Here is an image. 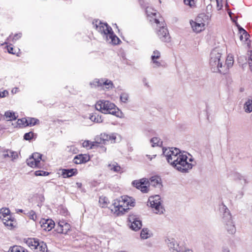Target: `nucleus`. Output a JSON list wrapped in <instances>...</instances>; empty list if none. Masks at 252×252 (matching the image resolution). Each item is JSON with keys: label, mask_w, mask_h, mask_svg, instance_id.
<instances>
[{"label": "nucleus", "mask_w": 252, "mask_h": 252, "mask_svg": "<svg viewBox=\"0 0 252 252\" xmlns=\"http://www.w3.org/2000/svg\"><path fill=\"white\" fill-rule=\"evenodd\" d=\"M162 152L167 162L179 171L186 173L192 168V165L187 161V155L180 149L173 147L163 148Z\"/></svg>", "instance_id": "1"}, {"label": "nucleus", "mask_w": 252, "mask_h": 252, "mask_svg": "<svg viewBox=\"0 0 252 252\" xmlns=\"http://www.w3.org/2000/svg\"><path fill=\"white\" fill-rule=\"evenodd\" d=\"M134 203L132 198L127 196H122L114 201L110 207V209L112 212L117 215H121L127 212L129 209V206H134Z\"/></svg>", "instance_id": "2"}, {"label": "nucleus", "mask_w": 252, "mask_h": 252, "mask_svg": "<svg viewBox=\"0 0 252 252\" xmlns=\"http://www.w3.org/2000/svg\"><path fill=\"white\" fill-rule=\"evenodd\" d=\"M93 24L96 30L103 35V37L109 43L116 45L121 41L120 39L114 34L111 27L106 23H102L100 21H96Z\"/></svg>", "instance_id": "3"}, {"label": "nucleus", "mask_w": 252, "mask_h": 252, "mask_svg": "<svg viewBox=\"0 0 252 252\" xmlns=\"http://www.w3.org/2000/svg\"><path fill=\"white\" fill-rule=\"evenodd\" d=\"M221 210L223 211L222 221L224 229L229 234L234 235L236 233V229L230 211L225 205L222 203Z\"/></svg>", "instance_id": "4"}, {"label": "nucleus", "mask_w": 252, "mask_h": 252, "mask_svg": "<svg viewBox=\"0 0 252 252\" xmlns=\"http://www.w3.org/2000/svg\"><path fill=\"white\" fill-rule=\"evenodd\" d=\"M95 107L104 114H110L117 116L119 112V109L113 103L107 100H99L96 102Z\"/></svg>", "instance_id": "5"}, {"label": "nucleus", "mask_w": 252, "mask_h": 252, "mask_svg": "<svg viewBox=\"0 0 252 252\" xmlns=\"http://www.w3.org/2000/svg\"><path fill=\"white\" fill-rule=\"evenodd\" d=\"M220 48L218 46L213 49L210 54V65L213 72H220Z\"/></svg>", "instance_id": "6"}, {"label": "nucleus", "mask_w": 252, "mask_h": 252, "mask_svg": "<svg viewBox=\"0 0 252 252\" xmlns=\"http://www.w3.org/2000/svg\"><path fill=\"white\" fill-rule=\"evenodd\" d=\"M208 16L204 13L200 14L196 18L195 21H190L191 27L194 31L199 32L205 28V22L208 19Z\"/></svg>", "instance_id": "7"}, {"label": "nucleus", "mask_w": 252, "mask_h": 252, "mask_svg": "<svg viewBox=\"0 0 252 252\" xmlns=\"http://www.w3.org/2000/svg\"><path fill=\"white\" fill-rule=\"evenodd\" d=\"M148 203L153 209L155 213L161 214L163 213L164 209L161 204L160 197L158 195L151 196L149 199Z\"/></svg>", "instance_id": "8"}, {"label": "nucleus", "mask_w": 252, "mask_h": 252, "mask_svg": "<svg viewBox=\"0 0 252 252\" xmlns=\"http://www.w3.org/2000/svg\"><path fill=\"white\" fill-rule=\"evenodd\" d=\"M29 245L36 252H48L46 243L43 241H40L38 239L35 238L30 239Z\"/></svg>", "instance_id": "9"}, {"label": "nucleus", "mask_w": 252, "mask_h": 252, "mask_svg": "<svg viewBox=\"0 0 252 252\" xmlns=\"http://www.w3.org/2000/svg\"><path fill=\"white\" fill-rule=\"evenodd\" d=\"M90 85L94 87H101L103 89H112L113 87V84L110 80L105 79H95L93 82L90 83Z\"/></svg>", "instance_id": "10"}, {"label": "nucleus", "mask_w": 252, "mask_h": 252, "mask_svg": "<svg viewBox=\"0 0 252 252\" xmlns=\"http://www.w3.org/2000/svg\"><path fill=\"white\" fill-rule=\"evenodd\" d=\"M129 227L134 231L139 230L142 227V222L139 218L134 215H129L128 218Z\"/></svg>", "instance_id": "11"}, {"label": "nucleus", "mask_w": 252, "mask_h": 252, "mask_svg": "<svg viewBox=\"0 0 252 252\" xmlns=\"http://www.w3.org/2000/svg\"><path fill=\"white\" fill-rule=\"evenodd\" d=\"M166 242L171 252H183V248L180 247L174 239L168 238Z\"/></svg>", "instance_id": "12"}, {"label": "nucleus", "mask_w": 252, "mask_h": 252, "mask_svg": "<svg viewBox=\"0 0 252 252\" xmlns=\"http://www.w3.org/2000/svg\"><path fill=\"white\" fill-rule=\"evenodd\" d=\"M70 225L64 220H60L56 228L58 233L66 234L70 230Z\"/></svg>", "instance_id": "13"}, {"label": "nucleus", "mask_w": 252, "mask_h": 252, "mask_svg": "<svg viewBox=\"0 0 252 252\" xmlns=\"http://www.w3.org/2000/svg\"><path fill=\"white\" fill-rule=\"evenodd\" d=\"M39 223L43 230L48 231L51 230L55 225L54 221L51 219H42Z\"/></svg>", "instance_id": "14"}, {"label": "nucleus", "mask_w": 252, "mask_h": 252, "mask_svg": "<svg viewBox=\"0 0 252 252\" xmlns=\"http://www.w3.org/2000/svg\"><path fill=\"white\" fill-rule=\"evenodd\" d=\"M158 35L160 39L163 42H168L170 41V37L166 28L163 26L160 28L158 32Z\"/></svg>", "instance_id": "15"}, {"label": "nucleus", "mask_w": 252, "mask_h": 252, "mask_svg": "<svg viewBox=\"0 0 252 252\" xmlns=\"http://www.w3.org/2000/svg\"><path fill=\"white\" fill-rule=\"evenodd\" d=\"M90 160V157L86 154H80L76 156L73 160V163L78 164L87 162Z\"/></svg>", "instance_id": "16"}, {"label": "nucleus", "mask_w": 252, "mask_h": 252, "mask_svg": "<svg viewBox=\"0 0 252 252\" xmlns=\"http://www.w3.org/2000/svg\"><path fill=\"white\" fill-rule=\"evenodd\" d=\"M233 178L234 180L239 181L240 184L243 185L244 186L249 183L247 176L243 175L239 173H235L233 175Z\"/></svg>", "instance_id": "17"}, {"label": "nucleus", "mask_w": 252, "mask_h": 252, "mask_svg": "<svg viewBox=\"0 0 252 252\" xmlns=\"http://www.w3.org/2000/svg\"><path fill=\"white\" fill-rule=\"evenodd\" d=\"M148 185H151V186L160 188L162 187L161 179L158 176L152 177L149 180V184Z\"/></svg>", "instance_id": "18"}, {"label": "nucleus", "mask_w": 252, "mask_h": 252, "mask_svg": "<svg viewBox=\"0 0 252 252\" xmlns=\"http://www.w3.org/2000/svg\"><path fill=\"white\" fill-rule=\"evenodd\" d=\"M77 173L76 169H63L62 170V175L63 178H69L75 175Z\"/></svg>", "instance_id": "19"}, {"label": "nucleus", "mask_w": 252, "mask_h": 252, "mask_svg": "<svg viewBox=\"0 0 252 252\" xmlns=\"http://www.w3.org/2000/svg\"><path fill=\"white\" fill-rule=\"evenodd\" d=\"M148 184L149 180L147 178H142L140 180H135L132 183V185L139 189H140L142 185H148Z\"/></svg>", "instance_id": "20"}, {"label": "nucleus", "mask_w": 252, "mask_h": 252, "mask_svg": "<svg viewBox=\"0 0 252 252\" xmlns=\"http://www.w3.org/2000/svg\"><path fill=\"white\" fill-rule=\"evenodd\" d=\"M234 63V59H233V56L232 55H228L227 56V59L226 60L225 64V65L226 66V71H225V72L223 73L224 74H225L227 73L228 69L231 67ZM225 66H224V67H225Z\"/></svg>", "instance_id": "21"}, {"label": "nucleus", "mask_w": 252, "mask_h": 252, "mask_svg": "<svg viewBox=\"0 0 252 252\" xmlns=\"http://www.w3.org/2000/svg\"><path fill=\"white\" fill-rule=\"evenodd\" d=\"M2 221L6 226L8 227L10 229L13 228L15 221L14 219H11L10 216H7L5 218H2Z\"/></svg>", "instance_id": "22"}, {"label": "nucleus", "mask_w": 252, "mask_h": 252, "mask_svg": "<svg viewBox=\"0 0 252 252\" xmlns=\"http://www.w3.org/2000/svg\"><path fill=\"white\" fill-rule=\"evenodd\" d=\"M110 140V136L109 134L106 133H101L100 135L99 138L97 139V142H98V145L99 144L102 143L104 144H106L107 143L109 142Z\"/></svg>", "instance_id": "23"}, {"label": "nucleus", "mask_w": 252, "mask_h": 252, "mask_svg": "<svg viewBox=\"0 0 252 252\" xmlns=\"http://www.w3.org/2000/svg\"><path fill=\"white\" fill-rule=\"evenodd\" d=\"M3 156L4 158L9 157L12 158V160H14L18 158V155L17 152L12 151L11 150H7L4 152Z\"/></svg>", "instance_id": "24"}, {"label": "nucleus", "mask_w": 252, "mask_h": 252, "mask_svg": "<svg viewBox=\"0 0 252 252\" xmlns=\"http://www.w3.org/2000/svg\"><path fill=\"white\" fill-rule=\"evenodd\" d=\"M236 26L239 30V33L241 34L240 36V39L241 40H243V35H245V40H247L250 37V35L247 32V31L242 28L240 25L236 24Z\"/></svg>", "instance_id": "25"}, {"label": "nucleus", "mask_w": 252, "mask_h": 252, "mask_svg": "<svg viewBox=\"0 0 252 252\" xmlns=\"http://www.w3.org/2000/svg\"><path fill=\"white\" fill-rule=\"evenodd\" d=\"M244 109L245 112L247 113H250L252 112V99L248 98L244 104Z\"/></svg>", "instance_id": "26"}, {"label": "nucleus", "mask_w": 252, "mask_h": 252, "mask_svg": "<svg viewBox=\"0 0 252 252\" xmlns=\"http://www.w3.org/2000/svg\"><path fill=\"white\" fill-rule=\"evenodd\" d=\"M108 168L110 170L118 173L121 170V167L116 162H112L108 165Z\"/></svg>", "instance_id": "27"}, {"label": "nucleus", "mask_w": 252, "mask_h": 252, "mask_svg": "<svg viewBox=\"0 0 252 252\" xmlns=\"http://www.w3.org/2000/svg\"><path fill=\"white\" fill-rule=\"evenodd\" d=\"M82 145L84 147L89 148L90 149H93L94 147L98 146V142L97 140L95 142H91L89 140H85L82 143Z\"/></svg>", "instance_id": "28"}, {"label": "nucleus", "mask_w": 252, "mask_h": 252, "mask_svg": "<svg viewBox=\"0 0 252 252\" xmlns=\"http://www.w3.org/2000/svg\"><path fill=\"white\" fill-rule=\"evenodd\" d=\"M26 126H33L39 124V120L38 119L33 118H28L27 119Z\"/></svg>", "instance_id": "29"}, {"label": "nucleus", "mask_w": 252, "mask_h": 252, "mask_svg": "<svg viewBox=\"0 0 252 252\" xmlns=\"http://www.w3.org/2000/svg\"><path fill=\"white\" fill-rule=\"evenodd\" d=\"M90 119L94 122L100 123L102 122L101 116H99L96 113L92 114L90 116Z\"/></svg>", "instance_id": "30"}, {"label": "nucleus", "mask_w": 252, "mask_h": 252, "mask_svg": "<svg viewBox=\"0 0 252 252\" xmlns=\"http://www.w3.org/2000/svg\"><path fill=\"white\" fill-rule=\"evenodd\" d=\"M151 143H152V147L161 146L162 144V141L157 137H153L151 139Z\"/></svg>", "instance_id": "31"}, {"label": "nucleus", "mask_w": 252, "mask_h": 252, "mask_svg": "<svg viewBox=\"0 0 252 252\" xmlns=\"http://www.w3.org/2000/svg\"><path fill=\"white\" fill-rule=\"evenodd\" d=\"M151 233L147 228H143L140 233V237L142 239H147L151 237Z\"/></svg>", "instance_id": "32"}, {"label": "nucleus", "mask_w": 252, "mask_h": 252, "mask_svg": "<svg viewBox=\"0 0 252 252\" xmlns=\"http://www.w3.org/2000/svg\"><path fill=\"white\" fill-rule=\"evenodd\" d=\"M27 163L29 166L32 167L39 166V163H37L35 159L33 158H31V157L27 159Z\"/></svg>", "instance_id": "33"}, {"label": "nucleus", "mask_w": 252, "mask_h": 252, "mask_svg": "<svg viewBox=\"0 0 252 252\" xmlns=\"http://www.w3.org/2000/svg\"><path fill=\"white\" fill-rule=\"evenodd\" d=\"M24 248L18 246H14L9 248L8 252H23Z\"/></svg>", "instance_id": "34"}, {"label": "nucleus", "mask_w": 252, "mask_h": 252, "mask_svg": "<svg viewBox=\"0 0 252 252\" xmlns=\"http://www.w3.org/2000/svg\"><path fill=\"white\" fill-rule=\"evenodd\" d=\"M5 116L6 118L9 119L8 120H16L17 117H16L15 113L11 111H7L5 113Z\"/></svg>", "instance_id": "35"}, {"label": "nucleus", "mask_w": 252, "mask_h": 252, "mask_svg": "<svg viewBox=\"0 0 252 252\" xmlns=\"http://www.w3.org/2000/svg\"><path fill=\"white\" fill-rule=\"evenodd\" d=\"M129 98V95L127 93H123L120 95V100L122 102L127 103Z\"/></svg>", "instance_id": "36"}, {"label": "nucleus", "mask_w": 252, "mask_h": 252, "mask_svg": "<svg viewBox=\"0 0 252 252\" xmlns=\"http://www.w3.org/2000/svg\"><path fill=\"white\" fill-rule=\"evenodd\" d=\"M42 155L38 153H33L31 156V158H33L37 163H39L41 159Z\"/></svg>", "instance_id": "37"}, {"label": "nucleus", "mask_w": 252, "mask_h": 252, "mask_svg": "<svg viewBox=\"0 0 252 252\" xmlns=\"http://www.w3.org/2000/svg\"><path fill=\"white\" fill-rule=\"evenodd\" d=\"M10 210L8 208H2L0 210V213H1L3 216L2 218H5L7 216H10Z\"/></svg>", "instance_id": "38"}, {"label": "nucleus", "mask_w": 252, "mask_h": 252, "mask_svg": "<svg viewBox=\"0 0 252 252\" xmlns=\"http://www.w3.org/2000/svg\"><path fill=\"white\" fill-rule=\"evenodd\" d=\"M160 57V53L158 50H155L151 56V60L158 59Z\"/></svg>", "instance_id": "39"}, {"label": "nucleus", "mask_w": 252, "mask_h": 252, "mask_svg": "<svg viewBox=\"0 0 252 252\" xmlns=\"http://www.w3.org/2000/svg\"><path fill=\"white\" fill-rule=\"evenodd\" d=\"M49 174V173L48 172L41 170L36 171L34 172V175L36 176H46L48 175Z\"/></svg>", "instance_id": "40"}, {"label": "nucleus", "mask_w": 252, "mask_h": 252, "mask_svg": "<svg viewBox=\"0 0 252 252\" xmlns=\"http://www.w3.org/2000/svg\"><path fill=\"white\" fill-rule=\"evenodd\" d=\"M34 135V133L31 131L28 133H26L24 134V138L26 140H30L32 139Z\"/></svg>", "instance_id": "41"}, {"label": "nucleus", "mask_w": 252, "mask_h": 252, "mask_svg": "<svg viewBox=\"0 0 252 252\" xmlns=\"http://www.w3.org/2000/svg\"><path fill=\"white\" fill-rule=\"evenodd\" d=\"M158 59H154L151 60V63H153V67L154 68H157L161 66V63L160 62L158 61Z\"/></svg>", "instance_id": "42"}, {"label": "nucleus", "mask_w": 252, "mask_h": 252, "mask_svg": "<svg viewBox=\"0 0 252 252\" xmlns=\"http://www.w3.org/2000/svg\"><path fill=\"white\" fill-rule=\"evenodd\" d=\"M248 55L249 56V64L250 68L251 70H252V51H249Z\"/></svg>", "instance_id": "43"}, {"label": "nucleus", "mask_w": 252, "mask_h": 252, "mask_svg": "<svg viewBox=\"0 0 252 252\" xmlns=\"http://www.w3.org/2000/svg\"><path fill=\"white\" fill-rule=\"evenodd\" d=\"M146 13L148 15V16H150L151 15L155 16L156 15V10L154 9H152L150 8L147 7L146 8Z\"/></svg>", "instance_id": "44"}, {"label": "nucleus", "mask_w": 252, "mask_h": 252, "mask_svg": "<svg viewBox=\"0 0 252 252\" xmlns=\"http://www.w3.org/2000/svg\"><path fill=\"white\" fill-rule=\"evenodd\" d=\"M110 140L109 142L111 143H114L116 142L117 134L115 133H112L109 134Z\"/></svg>", "instance_id": "45"}, {"label": "nucleus", "mask_w": 252, "mask_h": 252, "mask_svg": "<svg viewBox=\"0 0 252 252\" xmlns=\"http://www.w3.org/2000/svg\"><path fill=\"white\" fill-rule=\"evenodd\" d=\"M184 1L185 4L188 5L190 7H192L194 5V0H184Z\"/></svg>", "instance_id": "46"}, {"label": "nucleus", "mask_w": 252, "mask_h": 252, "mask_svg": "<svg viewBox=\"0 0 252 252\" xmlns=\"http://www.w3.org/2000/svg\"><path fill=\"white\" fill-rule=\"evenodd\" d=\"M29 214H30V218L31 219V220H35L36 219V214L35 213V212H34L32 210L29 213Z\"/></svg>", "instance_id": "47"}, {"label": "nucleus", "mask_w": 252, "mask_h": 252, "mask_svg": "<svg viewBox=\"0 0 252 252\" xmlns=\"http://www.w3.org/2000/svg\"><path fill=\"white\" fill-rule=\"evenodd\" d=\"M107 200V199H106L105 198H100L99 202L100 204H102V207H105L106 206Z\"/></svg>", "instance_id": "48"}, {"label": "nucleus", "mask_w": 252, "mask_h": 252, "mask_svg": "<svg viewBox=\"0 0 252 252\" xmlns=\"http://www.w3.org/2000/svg\"><path fill=\"white\" fill-rule=\"evenodd\" d=\"M147 185H142V186L140 188V190L142 192H144V193L148 192L149 189H148V187Z\"/></svg>", "instance_id": "49"}, {"label": "nucleus", "mask_w": 252, "mask_h": 252, "mask_svg": "<svg viewBox=\"0 0 252 252\" xmlns=\"http://www.w3.org/2000/svg\"><path fill=\"white\" fill-rule=\"evenodd\" d=\"M27 119L22 118L21 119H18L17 122L18 125H25V123L27 124Z\"/></svg>", "instance_id": "50"}, {"label": "nucleus", "mask_w": 252, "mask_h": 252, "mask_svg": "<svg viewBox=\"0 0 252 252\" xmlns=\"http://www.w3.org/2000/svg\"><path fill=\"white\" fill-rule=\"evenodd\" d=\"M21 36H22L21 33L15 34L13 37L12 41H16L17 40H18V39L21 38Z\"/></svg>", "instance_id": "51"}, {"label": "nucleus", "mask_w": 252, "mask_h": 252, "mask_svg": "<svg viewBox=\"0 0 252 252\" xmlns=\"http://www.w3.org/2000/svg\"><path fill=\"white\" fill-rule=\"evenodd\" d=\"M216 0V2H217V9L218 10H220V7H219V3H220V0Z\"/></svg>", "instance_id": "52"}, {"label": "nucleus", "mask_w": 252, "mask_h": 252, "mask_svg": "<svg viewBox=\"0 0 252 252\" xmlns=\"http://www.w3.org/2000/svg\"><path fill=\"white\" fill-rule=\"evenodd\" d=\"M13 48L12 47H10L9 48H8V51L9 53H11V54H14L13 52Z\"/></svg>", "instance_id": "53"}, {"label": "nucleus", "mask_w": 252, "mask_h": 252, "mask_svg": "<svg viewBox=\"0 0 252 252\" xmlns=\"http://www.w3.org/2000/svg\"><path fill=\"white\" fill-rule=\"evenodd\" d=\"M5 91L2 93H0V98L4 97L5 96Z\"/></svg>", "instance_id": "54"}, {"label": "nucleus", "mask_w": 252, "mask_h": 252, "mask_svg": "<svg viewBox=\"0 0 252 252\" xmlns=\"http://www.w3.org/2000/svg\"><path fill=\"white\" fill-rule=\"evenodd\" d=\"M183 252H193L191 250L188 249V250H184L183 249Z\"/></svg>", "instance_id": "55"}, {"label": "nucleus", "mask_w": 252, "mask_h": 252, "mask_svg": "<svg viewBox=\"0 0 252 252\" xmlns=\"http://www.w3.org/2000/svg\"><path fill=\"white\" fill-rule=\"evenodd\" d=\"M222 252H230V251L228 248H225L223 250Z\"/></svg>", "instance_id": "56"}, {"label": "nucleus", "mask_w": 252, "mask_h": 252, "mask_svg": "<svg viewBox=\"0 0 252 252\" xmlns=\"http://www.w3.org/2000/svg\"><path fill=\"white\" fill-rule=\"evenodd\" d=\"M146 79H144L143 80V82L144 83V84H145V86H147V87H149V85H148V83H147V82H146Z\"/></svg>", "instance_id": "57"}, {"label": "nucleus", "mask_w": 252, "mask_h": 252, "mask_svg": "<svg viewBox=\"0 0 252 252\" xmlns=\"http://www.w3.org/2000/svg\"><path fill=\"white\" fill-rule=\"evenodd\" d=\"M228 14H229V16L230 17V18L232 19V13L230 11H228Z\"/></svg>", "instance_id": "58"}, {"label": "nucleus", "mask_w": 252, "mask_h": 252, "mask_svg": "<svg viewBox=\"0 0 252 252\" xmlns=\"http://www.w3.org/2000/svg\"><path fill=\"white\" fill-rule=\"evenodd\" d=\"M155 22H156L157 24H159V22H159V20H158V19H157L155 18Z\"/></svg>", "instance_id": "59"}, {"label": "nucleus", "mask_w": 252, "mask_h": 252, "mask_svg": "<svg viewBox=\"0 0 252 252\" xmlns=\"http://www.w3.org/2000/svg\"><path fill=\"white\" fill-rule=\"evenodd\" d=\"M243 194H244L243 192H241L240 196L239 197V198H241L243 196Z\"/></svg>", "instance_id": "60"}, {"label": "nucleus", "mask_w": 252, "mask_h": 252, "mask_svg": "<svg viewBox=\"0 0 252 252\" xmlns=\"http://www.w3.org/2000/svg\"><path fill=\"white\" fill-rule=\"evenodd\" d=\"M77 185L78 186V187H81V183H77Z\"/></svg>", "instance_id": "61"}, {"label": "nucleus", "mask_w": 252, "mask_h": 252, "mask_svg": "<svg viewBox=\"0 0 252 252\" xmlns=\"http://www.w3.org/2000/svg\"><path fill=\"white\" fill-rule=\"evenodd\" d=\"M18 212H19L22 213V212H23V210H22V209H19V210H18Z\"/></svg>", "instance_id": "62"}, {"label": "nucleus", "mask_w": 252, "mask_h": 252, "mask_svg": "<svg viewBox=\"0 0 252 252\" xmlns=\"http://www.w3.org/2000/svg\"><path fill=\"white\" fill-rule=\"evenodd\" d=\"M147 156L149 157V158L150 160H152V158L150 157V156L147 155Z\"/></svg>", "instance_id": "63"}, {"label": "nucleus", "mask_w": 252, "mask_h": 252, "mask_svg": "<svg viewBox=\"0 0 252 252\" xmlns=\"http://www.w3.org/2000/svg\"><path fill=\"white\" fill-rule=\"evenodd\" d=\"M28 252L27 250L24 249V252Z\"/></svg>", "instance_id": "64"}]
</instances>
